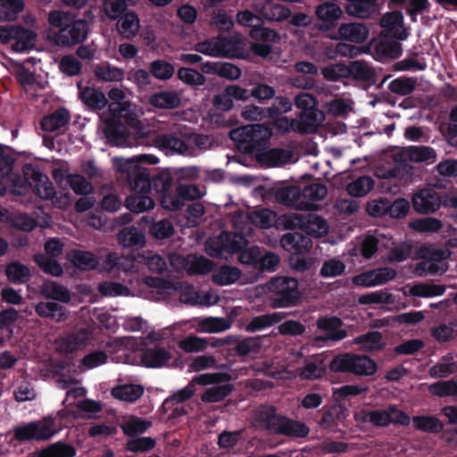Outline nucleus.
Listing matches in <instances>:
<instances>
[{
    "label": "nucleus",
    "instance_id": "473e14b6",
    "mask_svg": "<svg viewBox=\"0 0 457 457\" xmlns=\"http://www.w3.org/2000/svg\"><path fill=\"white\" fill-rule=\"evenodd\" d=\"M345 72L348 77H353L356 80L376 83L375 71L363 61H353L349 66H345Z\"/></svg>",
    "mask_w": 457,
    "mask_h": 457
},
{
    "label": "nucleus",
    "instance_id": "b1692460",
    "mask_svg": "<svg viewBox=\"0 0 457 457\" xmlns=\"http://www.w3.org/2000/svg\"><path fill=\"white\" fill-rule=\"evenodd\" d=\"M150 170L137 164H129L127 180L132 192L148 193L150 188Z\"/></svg>",
    "mask_w": 457,
    "mask_h": 457
},
{
    "label": "nucleus",
    "instance_id": "dca6fc26",
    "mask_svg": "<svg viewBox=\"0 0 457 457\" xmlns=\"http://www.w3.org/2000/svg\"><path fill=\"white\" fill-rule=\"evenodd\" d=\"M318 329L325 332V335L316 336L315 342H338L347 337V331L343 329V320L337 316H322L316 322Z\"/></svg>",
    "mask_w": 457,
    "mask_h": 457
},
{
    "label": "nucleus",
    "instance_id": "58836bf2",
    "mask_svg": "<svg viewBox=\"0 0 457 457\" xmlns=\"http://www.w3.org/2000/svg\"><path fill=\"white\" fill-rule=\"evenodd\" d=\"M411 420L416 430L424 433L438 434L444 429L443 422L436 416L417 415L413 416Z\"/></svg>",
    "mask_w": 457,
    "mask_h": 457
},
{
    "label": "nucleus",
    "instance_id": "6e6552de",
    "mask_svg": "<svg viewBox=\"0 0 457 457\" xmlns=\"http://www.w3.org/2000/svg\"><path fill=\"white\" fill-rule=\"evenodd\" d=\"M247 245L248 240L242 233L224 230L218 237L206 241L205 250L210 256L221 258L225 253H237Z\"/></svg>",
    "mask_w": 457,
    "mask_h": 457
},
{
    "label": "nucleus",
    "instance_id": "0e129e2a",
    "mask_svg": "<svg viewBox=\"0 0 457 457\" xmlns=\"http://www.w3.org/2000/svg\"><path fill=\"white\" fill-rule=\"evenodd\" d=\"M156 441L150 436L135 437L128 439L126 450L130 453H145L155 447Z\"/></svg>",
    "mask_w": 457,
    "mask_h": 457
},
{
    "label": "nucleus",
    "instance_id": "ddd939ff",
    "mask_svg": "<svg viewBox=\"0 0 457 457\" xmlns=\"http://www.w3.org/2000/svg\"><path fill=\"white\" fill-rule=\"evenodd\" d=\"M237 40L235 37H218L198 42L195 45L194 50L197 53L213 57H229L235 50Z\"/></svg>",
    "mask_w": 457,
    "mask_h": 457
},
{
    "label": "nucleus",
    "instance_id": "c756f323",
    "mask_svg": "<svg viewBox=\"0 0 457 457\" xmlns=\"http://www.w3.org/2000/svg\"><path fill=\"white\" fill-rule=\"evenodd\" d=\"M338 34L341 39L360 44L367 39L370 29L361 22H350L341 24Z\"/></svg>",
    "mask_w": 457,
    "mask_h": 457
},
{
    "label": "nucleus",
    "instance_id": "9b49d317",
    "mask_svg": "<svg viewBox=\"0 0 457 457\" xmlns=\"http://www.w3.org/2000/svg\"><path fill=\"white\" fill-rule=\"evenodd\" d=\"M56 433L53 420L31 421L14 428V438L19 442L46 441Z\"/></svg>",
    "mask_w": 457,
    "mask_h": 457
},
{
    "label": "nucleus",
    "instance_id": "5fc2aeb1",
    "mask_svg": "<svg viewBox=\"0 0 457 457\" xmlns=\"http://www.w3.org/2000/svg\"><path fill=\"white\" fill-rule=\"evenodd\" d=\"M374 181L369 176H361L350 182L346 187V191L351 196L361 197L367 195L373 187Z\"/></svg>",
    "mask_w": 457,
    "mask_h": 457
},
{
    "label": "nucleus",
    "instance_id": "49530a36",
    "mask_svg": "<svg viewBox=\"0 0 457 457\" xmlns=\"http://www.w3.org/2000/svg\"><path fill=\"white\" fill-rule=\"evenodd\" d=\"M150 104L160 109H175L180 104V98L174 91H161L150 97Z\"/></svg>",
    "mask_w": 457,
    "mask_h": 457
},
{
    "label": "nucleus",
    "instance_id": "ea45409f",
    "mask_svg": "<svg viewBox=\"0 0 457 457\" xmlns=\"http://www.w3.org/2000/svg\"><path fill=\"white\" fill-rule=\"evenodd\" d=\"M144 394V387L137 384H123L112 389V395L120 401L134 403Z\"/></svg>",
    "mask_w": 457,
    "mask_h": 457
},
{
    "label": "nucleus",
    "instance_id": "a878e982",
    "mask_svg": "<svg viewBox=\"0 0 457 457\" xmlns=\"http://www.w3.org/2000/svg\"><path fill=\"white\" fill-rule=\"evenodd\" d=\"M171 353L165 347L154 345L145 348L141 356V361L146 368H162L166 366L171 360Z\"/></svg>",
    "mask_w": 457,
    "mask_h": 457
},
{
    "label": "nucleus",
    "instance_id": "f8f14e48",
    "mask_svg": "<svg viewBox=\"0 0 457 457\" xmlns=\"http://www.w3.org/2000/svg\"><path fill=\"white\" fill-rule=\"evenodd\" d=\"M25 182L33 187L34 193L42 199H53L56 194L49 178L37 166L27 163L22 168Z\"/></svg>",
    "mask_w": 457,
    "mask_h": 457
},
{
    "label": "nucleus",
    "instance_id": "6e6d98bb",
    "mask_svg": "<svg viewBox=\"0 0 457 457\" xmlns=\"http://www.w3.org/2000/svg\"><path fill=\"white\" fill-rule=\"evenodd\" d=\"M415 88L416 79L404 76L393 79L388 85V89L392 93L403 96L411 95Z\"/></svg>",
    "mask_w": 457,
    "mask_h": 457
},
{
    "label": "nucleus",
    "instance_id": "2f4dec72",
    "mask_svg": "<svg viewBox=\"0 0 457 457\" xmlns=\"http://www.w3.org/2000/svg\"><path fill=\"white\" fill-rule=\"evenodd\" d=\"M271 106L268 107V119L272 120L275 125L281 127L280 122L286 123L288 126V119L281 117L282 114L287 113L292 110V102L285 96H274Z\"/></svg>",
    "mask_w": 457,
    "mask_h": 457
},
{
    "label": "nucleus",
    "instance_id": "6ab92c4d",
    "mask_svg": "<svg viewBox=\"0 0 457 457\" xmlns=\"http://www.w3.org/2000/svg\"><path fill=\"white\" fill-rule=\"evenodd\" d=\"M312 240L303 232L286 233L280 239V245L294 255L308 253L312 248Z\"/></svg>",
    "mask_w": 457,
    "mask_h": 457
},
{
    "label": "nucleus",
    "instance_id": "aec40b11",
    "mask_svg": "<svg viewBox=\"0 0 457 457\" xmlns=\"http://www.w3.org/2000/svg\"><path fill=\"white\" fill-rule=\"evenodd\" d=\"M108 111L111 115L115 116L117 119H123L125 124L133 130L136 139H144L147 137L148 131L145 130L141 121L138 120L137 115L131 111L129 105H109Z\"/></svg>",
    "mask_w": 457,
    "mask_h": 457
},
{
    "label": "nucleus",
    "instance_id": "f704fd0d",
    "mask_svg": "<svg viewBox=\"0 0 457 457\" xmlns=\"http://www.w3.org/2000/svg\"><path fill=\"white\" fill-rule=\"evenodd\" d=\"M289 154L282 148H271L269 146L262 147V150L256 154L254 157L259 162L266 164L269 167H274L287 162Z\"/></svg>",
    "mask_w": 457,
    "mask_h": 457
},
{
    "label": "nucleus",
    "instance_id": "1a4fd4ad",
    "mask_svg": "<svg viewBox=\"0 0 457 457\" xmlns=\"http://www.w3.org/2000/svg\"><path fill=\"white\" fill-rule=\"evenodd\" d=\"M361 415V421L378 428H386L390 424L406 427L411 422V417L395 404H389L384 410L362 411Z\"/></svg>",
    "mask_w": 457,
    "mask_h": 457
},
{
    "label": "nucleus",
    "instance_id": "69168bd1",
    "mask_svg": "<svg viewBox=\"0 0 457 457\" xmlns=\"http://www.w3.org/2000/svg\"><path fill=\"white\" fill-rule=\"evenodd\" d=\"M66 181L77 195H86L93 192V186L79 174H67Z\"/></svg>",
    "mask_w": 457,
    "mask_h": 457
},
{
    "label": "nucleus",
    "instance_id": "cd10ccee",
    "mask_svg": "<svg viewBox=\"0 0 457 457\" xmlns=\"http://www.w3.org/2000/svg\"><path fill=\"white\" fill-rule=\"evenodd\" d=\"M118 243L124 248L140 249L145 245V236L142 229L135 226L123 228L117 235Z\"/></svg>",
    "mask_w": 457,
    "mask_h": 457
},
{
    "label": "nucleus",
    "instance_id": "a18cd8bd",
    "mask_svg": "<svg viewBox=\"0 0 457 457\" xmlns=\"http://www.w3.org/2000/svg\"><path fill=\"white\" fill-rule=\"evenodd\" d=\"M299 118L305 131H313L324 121L325 114L318 108V105H315V107L301 112Z\"/></svg>",
    "mask_w": 457,
    "mask_h": 457
},
{
    "label": "nucleus",
    "instance_id": "c85d7f7f",
    "mask_svg": "<svg viewBox=\"0 0 457 457\" xmlns=\"http://www.w3.org/2000/svg\"><path fill=\"white\" fill-rule=\"evenodd\" d=\"M71 115L67 109L60 107L54 112L45 115L40 120V128L46 132H55L69 124Z\"/></svg>",
    "mask_w": 457,
    "mask_h": 457
},
{
    "label": "nucleus",
    "instance_id": "0eeeda50",
    "mask_svg": "<svg viewBox=\"0 0 457 457\" xmlns=\"http://www.w3.org/2000/svg\"><path fill=\"white\" fill-rule=\"evenodd\" d=\"M280 220L285 228H300L310 237H321L328 231L327 220L317 214L287 213L282 215Z\"/></svg>",
    "mask_w": 457,
    "mask_h": 457
},
{
    "label": "nucleus",
    "instance_id": "e433bc0d",
    "mask_svg": "<svg viewBox=\"0 0 457 457\" xmlns=\"http://www.w3.org/2000/svg\"><path fill=\"white\" fill-rule=\"evenodd\" d=\"M79 96L85 105L93 111L103 110L108 104V100L102 91L90 87L82 89Z\"/></svg>",
    "mask_w": 457,
    "mask_h": 457
},
{
    "label": "nucleus",
    "instance_id": "bf43d9fd",
    "mask_svg": "<svg viewBox=\"0 0 457 457\" xmlns=\"http://www.w3.org/2000/svg\"><path fill=\"white\" fill-rule=\"evenodd\" d=\"M151 427L150 420L133 417L121 426V429L126 436L134 437L138 434L145 433Z\"/></svg>",
    "mask_w": 457,
    "mask_h": 457
},
{
    "label": "nucleus",
    "instance_id": "de8ad7c7",
    "mask_svg": "<svg viewBox=\"0 0 457 457\" xmlns=\"http://www.w3.org/2000/svg\"><path fill=\"white\" fill-rule=\"evenodd\" d=\"M345 11L358 18L369 17L374 10L375 0H346Z\"/></svg>",
    "mask_w": 457,
    "mask_h": 457
},
{
    "label": "nucleus",
    "instance_id": "052dcab7",
    "mask_svg": "<svg viewBox=\"0 0 457 457\" xmlns=\"http://www.w3.org/2000/svg\"><path fill=\"white\" fill-rule=\"evenodd\" d=\"M346 266L344 262L337 258L325 260L320 270L321 278H335L345 273Z\"/></svg>",
    "mask_w": 457,
    "mask_h": 457
},
{
    "label": "nucleus",
    "instance_id": "c9c22d12",
    "mask_svg": "<svg viewBox=\"0 0 457 457\" xmlns=\"http://www.w3.org/2000/svg\"><path fill=\"white\" fill-rule=\"evenodd\" d=\"M139 18L134 12H127L118 18L117 29L125 38L134 37L139 30Z\"/></svg>",
    "mask_w": 457,
    "mask_h": 457
},
{
    "label": "nucleus",
    "instance_id": "a19ab883",
    "mask_svg": "<svg viewBox=\"0 0 457 457\" xmlns=\"http://www.w3.org/2000/svg\"><path fill=\"white\" fill-rule=\"evenodd\" d=\"M42 295L48 299L62 303L71 301V293L67 287L52 280H46L41 287Z\"/></svg>",
    "mask_w": 457,
    "mask_h": 457
},
{
    "label": "nucleus",
    "instance_id": "72a5a7b5",
    "mask_svg": "<svg viewBox=\"0 0 457 457\" xmlns=\"http://www.w3.org/2000/svg\"><path fill=\"white\" fill-rule=\"evenodd\" d=\"M126 207L129 212L141 213L154 207L155 203L150 193H134L127 197Z\"/></svg>",
    "mask_w": 457,
    "mask_h": 457
},
{
    "label": "nucleus",
    "instance_id": "5701e85b",
    "mask_svg": "<svg viewBox=\"0 0 457 457\" xmlns=\"http://www.w3.org/2000/svg\"><path fill=\"white\" fill-rule=\"evenodd\" d=\"M275 200L279 204L294 207L298 210H308L311 208V203H305L301 200L300 186H286L276 190Z\"/></svg>",
    "mask_w": 457,
    "mask_h": 457
},
{
    "label": "nucleus",
    "instance_id": "603ef678",
    "mask_svg": "<svg viewBox=\"0 0 457 457\" xmlns=\"http://www.w3.org/2000/svg\"><path fill=\"white\" fill-rule=\"evenodd\" d=\"M76 450L65 443L57 442L42 449L37 457H74Z\"/></svg>",
    "mask_w": 457,
    "mask_h": 457
},
{
    "label": "nucleus",
    "instance_id": "13d9d810",
    "mask_svg": "<svg viewBox=\"0 0 457 457\" xmlns=\"http://www.w3.org/2000/svg\"><path fill=\"white\" fill-rule=\"evenodd\" d=\"M150 73L157 79L168 80L175 73L174 66L165 60H155L150 63Z\"/></svg>",
    "mask_w": 457,
    "mask_h": 457
},
{
    "label": "nucleus",
    "instance_id": "338daca9",
    "mask_svg": "<svg viewBox=\"0 0 457 457\" xmlns=\"http://www.w3.org/2000/svg\"><path fill=\"white\" fill-rule=\"evenodd\" d=\"M431 395L439 397L455 396L457 394V382L450 379L446 381H437L428 386Z\"/></svg>",
    "mask_w": 457,
    "mask_h": 457
},
{
    "label": "nucleus",
    "instance_id": "a211bd4d",
    "mask_svg": "<svg viewBox=\"0 0 457 457\" xmlns=\"http://www.w3.org/2000/svg\"><path fill=\"white\" fill-rule=\"evenodd\" d=\"M315 14L318 20V28L323 31L335 29L343 14L339 5L335 3H323L317 6Z\"/></svg>",
    "mask_w": 457,
    "mask_h": 457
},
{
    "label": "nucleus",
    "instance_id": "864d4df0",
    "mask_svg": "<svg viewBox=\"0 0 457 457\" xmlns=\"http://www.w3.org/2000/svg\"><path fill=\"white\" fill-rule=\"evenodd\" d=\"M177 78L184 84L193 87L204 86L206 82V78L203 73L187 67H180L177 71Z\"/></svg>",
    "mask_w": 457,
    "mask_h": 457
},
{
    "label": "nucleus",
    "instance_id": "f257e3e1",
    "mask_svg": "<svg viewBox=\"0 0 457 457\" xmlns=\"http://www.w3.org/2000/svg\"><path fill=\"white\" fill-rule=\"evenodd\" d=\"M48 22L51 26L58 28L55 34V42L63 46H70L83 42L88 34L87 21L78 19L75 15L54 10L48 14Z\"/></svg>",
    "mask_w": 457,
    "mask_h": 457
},
{
    "label": "nucleus",
    "instance_id": "f03ea898",
    "mask_svg": "<svg viewBox=\"0 0 457 457\" xmlns=\"http://www.w3.org/2000/svg\"><path fill=\"white\" fill-rule=\"evenodd\" d=\"M393 159L395 164L386 170L384 177L386 179L409 180L413 175L414 169L408 161L431 164L436 161V153L430 146L411 145L407 147L403 153L395 154Z\"/></svg>",
    "mask_w": 457,
    "mask_h": 457
},
{
    "label": "nucleus",
    "instance_id": "423d86ee",
    "mask_svg": "<svg viewBox=\"0 0 457 457\" xmlns=\"http://www.w3.org/2000/svg\"><path fill=\"white\" fill-rule=\"evenodd\" d=\"M231 379L232 376L227 372L204 373L195 376L187 386L166 398L161 406V411L163 413H167L168 410L171 409V405L182 403L192 398L195 395V385L208 386L230 381Z\"/></svg>",
    "mask_w": 457,
    "mask_h": 457
},
{
    "label": "nucleus",
    "instance_id": "09e8293b",
    "mask_svg": "<svg viewBox=\"0 0 457 457\" xmlns=\"http://www.w3.org/2000/svg\"><path fill=\"white\" fill-rule=\"evenodd\" d=\"M241 271L234 266L223 265L212 275V280L219 286H228L239 279Z\"/></svg>",
    "mask_w": 457,
    "mask_h": 457
},
{
    "label": "nucleus",
    "instance_id": "4be33fe9",
    "mask_svg": "<svg viewBox=\"0 0 457 457\" xmlns=\"http://www.w3.org/2000/svg\"><path fill=\"white\" fill-rule=\"evenodd\" d=\"M104 134L115 145H123L129 141L131 131L115 116L111 115L104 121Z\"/></svg>",
    "mask_w": 457,
    "mask_h": 457
},
{
    "label": "nucleus",
    "instance_id": "8fccbe9b",
    "mask_svg": "<svg viewBox=\"0 0 457 457\" xmlns=\"http://www.w3.org/2000/svg\"><path fill=\"white\" fill-rule=\"evenodd\" d=\"M328 194V189L321 182H312L301 187V200L305 203L322 200Z\"/></svg>",
    "mask_w": 457,
    "mask_h": 457
},
{
    "label": "nucleus",
    "instance_id": "7ed1b4c3",
    "mask_svg": "<svg viewBox=\"0 0 457 457\" xmlns=\"http://www.w3.org/2000/svg\"><path fill=\"white\" fill-rule=\"evenodd\" d=\"M273 134L270 126L255 123L241 126L230 131L229 137L238 150L256 156L262 147L270 145V139Z\"/></svg>",
    "mask_w": 457,
    "mask_h": 457
},
{
    "label": "nucleus",
    "instance_id": "3c124183",
    "mask_svg": "<svg viewBox=\"0 0 457 457\" xmlns=\"http://www.w3.org/2000/svg\"><path fill=\"white\" fill-rule=\"evenodd\" d=\"M95 74L99 80L118 82L124 78L122 69L110 65L108 62L101 63L95 69Z\"/></svg>",
    "mask_w": 457,
    "mask_h": 457
},
{
    "label": "nucleus",
    "instance_id": "79ce46f5",
    "mask_svg": "<svg viewBox=\"0 0 457 457\" xmlns=\"http://www.w3.org/2000/svg\"><path fill=\"white\" fill-rule=\"evenodd\" d=\"M229 381L220 382L215 384L212 387L207 388L201 395V400L204 403H219L223 401L228 396L233 389L234 386L228 383Z\"/></svg>",
    "mask_w": 457,
    "mask_h": 457
},
{
    "label": "nucleus",
    "instance_id": "4468645a",
    "mask_svg": "<svg viewBox=\"0 0 457 457\" xmlns=\"http://www.w3.org/2000/svg\"><path fill=\"white\" fill-rule=\"evenodd\" d=\"M202 196L203 194L198 186L179 183L175 187L171 198L163 197L162 208L168 211H179L184 206L185 201H194Z\"/></svg>",
    "mask_w": 457,
    "mask_h": 457
},
{
    "label": "nucleus",
    "instance_id": "37998d69",
    "mask_svg": "<svg viewBox=\"0 0 457 457\" xmlns=\"http://www.w3.org/2000/svg\"><path fill=\"white\" fill-rule=\"evenodd\" d=\"M71 262L81 270H92L98 266V260L88 251L72 250L70 253Z\"/></svg>",
    "mask_w": 457,
    "mask_h": 457
},
{
    "label": "nucleus",
    "instance_id": "39448f33",
    "mask_svg": "<svg viewBox=\"0 0 457 457\" xmlns=\"http://www.w3.org/2000/svg\"><path fill=\"white\" fill-rule=\"evenodd\" d=\"M332 372L353 373L369 377L377 372L376 361L367 355L346 353L336 355L329 363Z\"/></svg>",
    "mask_w": 457,
    "mask_h": 457
},
{
    "label": "nucleus",
    "instance_id": "2eb2a0df",
    "mask_svg": "<svg viewBox=\"0 0 457 457\" xmlns=\"http://www.w3.org/2000/svg\"><path fill=\"white\" fill-rule=\"evenodd\" d=\"M411 202L416 212L434 213L444 205V195L434 188H422L412 195Z\"/></svg>",
    "mask_w": 457,
    "mask_h": 457
},
{
    "label": "nucleus",
    "instance_id": "20e7f679",
    "mask_svg": "<svg viewBox=\"0 0 457 457\" xmlns=\"http://www.w3.org/2000/svg\"><path fill=\"white\" fill-rule=\"evenodd\" d=\"M273 308H289L301 303L302 293L298 280L291 277L272 278L267 284Z\"/></svg>",
    "mask_w": 457,
    "mask_h": 457
},
{
    "label": "nucleus",
    "instance_id": "7c9ffc66",
    "mask_svg": "<svg viewBox=\"0 0 457 457\" xmlns=\"http://www.w3.org/2000/svg\"><path fill=\"white\" fill-rule=\"evenodd\" d=\"M156 145L163 150L171 153L185 154L191 149L189 145L175 133H166L158 135L155 138Z\"/></svg>",
    "mask_w": 457,
    "mask_h": 457
},
{
    "label": "nucleus",
    "instance_id": "e2e57ef3",
    "mask_svg": "<svg viewBox=\"0 0 457 457\" xmlns=\"http://www.w3.org/2000/svg\"><path fill=\"white\" fill-rule=\"evenodd\" d=\"M443 360L446 362H438L429 369L428 373L431 378H446L447 376L457 372V364L453 361L452 356H444Z\"/></svg>",
    "mask_w": 457,
    "mask_h": 457
},
{
    "label": "nucleus",
    "instance_id": "bb28decb",
    "mask_svg": "<svg viewBox=\"0 0 457 457\" xmlns=\"http://www.w3.org/2000/svg\"><path fill=\"white\" fill-rule=\"evenodd\" d=\"M275 435L292 438H304L310 433L309 427L299 420L282 416Z\"/></svg>",
    "mask_w": 457,
    "mask_h": 457
},
{
    "label": "nucleus",
    "instance_id": "680f3d73",
    "mask_svg": "<svg viewBox=\"0 0 457 457\" xmlns=\"http://www.w3.org/2000/svg\"><path fill=\"white\" fill-rule=\"evenodd\" d=\"M445 286L440 284H417L411 288V294L418 297H433L445 294Z\"/></svg>",
    "mask_w": 457,
    "mask_h": 457
},
{
    "label": "nucleus",
    "instance_id": "4c0bfd02",
    "mask_svg": "<svg viewBox=\"0 0 457 457\" xmlns=\"http://www.w3.org/2000/svg\"><path fill=\"white\" fill-rule=\"evenodd\" d=\"M35 312L42 318H49L55 321L64 320L67 316L66 308L54 302H39L35 306Z\"/></svg>",
    "mask_w": 457,
    "mask_h": 457
},
{
    "label": "nucleus",
    "instance_id": "4d7b16f0",
    "mask_svg": "<svg viewBox=\"0 0 457 457\" xmlns=\"http://www.w3.org/2000/svg\"><path fill=\"white\" fill-rule=\"evenodd\" d=\"M353 344H365L363 348L368 351H378L384 348L382 343V335L378 331H370L363 335L358 336L353 339Z\"/></svg>",
    "mask_w": 457,
    "mask_h": 457
},
{
    "label": "nucleus",
    "instance_id": "393cba45",
    "mask_svg": "<svg viewBox=\"0 0 457 457\" xmlns=\"http://www.w3.org/2000/svg\"><path fill=\"white\" fill-rule=\"evenodd\" d=\"M282 416L274 406L262 404L254 411L253 420L259 427L275 435Z\"/></svg>",
    "mask_w": 457,
    "mask_h": 457
},
{
    "label": "nucleus",
    "instance_id": "774afa93",
    "mask_svg": "<svg viewBox=\"0 0 457 457\" xmlns=\"http://www.w3.org/2000/svg\"><path fill=\"white\" fill-rule=\"evenodd\" d=\"M35 262L43 270L44 272L54 277H60L63 273L61 264L54 258L37 254L35 255Z\"/></svg>",
    "mask_w": 457,
    "mask_h": 457
},
{
    "label": "nucleus",
    "instance_id": "412c9836",
    "mask_svg": "<svg viewBox=\"0 0 457 457\" xmlns=\"http://www.w3.org/2000/svg\"><path fill=\"white\" fill-rule=\"evenodd\" d=\"M91 337L92 330L88 327H76L62 339L60 350L72 353L85 347Z\"/></svg>",
    "mask_w": 457,
    "mask_h": 457
},
{
    "label": "nucleus",
    "instance_id": "c03bdc74",
    "mask_svg": "<svg viewBox=\"0 0 457 457\" xmlns=\"http://www.w3.org/2000/svg\"><path fill=\"white\" fill-rule=\"evenodd\" d=\"M5 275L11 283L16 285L26 283L31 277L29 268L19 262H10L6 266Z\"/></svg>",
    "mask_w": 457,
    "mask_h": 457
},
{
    "label": "nucleus",
    "instance_id": "f3484780",
    "mask_svg": "<svg viewBox=\"0 0 457 457\" xmlns=\"http://www.w3.org/2000/svg\"><path fill=\"white\" fill-rule=\"evenodd\" d=\"M149 192L156 197L160 205L162 207V200L171 198L173 193V176L169 170H164L150 175Z\"/></svg>",
    "mask_w": 457,
    "mask_h": 457
},
{
    "label": "nucleus",
    "instance_id": "9d476101",
    "mask_svg": "<svg viewBox=\"0 0 457 457\" xmlns=\"http://www.w3.org/2000/svg\"><path fill=\"white\" fill-rule=\"evenodd\" d=\"M36 33L21 25L0 26V43L6 45L14 41L11 45L13 52L22 53L31 49L36 40Z\"/></svg>",
    "mask_w": 457,
    "mask_h": 457
}]
</instances>
